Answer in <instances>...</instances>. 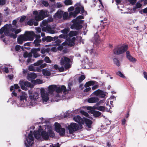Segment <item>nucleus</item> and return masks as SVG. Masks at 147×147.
<instances>
[{
  "label": "nucleus",
  "instance_id": "1",
  "mask_svg": "<svg viewBox=\"0 0 147 147\" xmlns=\"http://www.w3.org/2000/svg\"><path fill=\"white\" fill-rule=\"evenodd\" d=\"M38 131H34V134L35 138L39 140H47L49 136L53 137L54 136L51 127L49 126L43 125L39 126Z\"/></svg>",
  "mask_w": 147,
  "mask_h": 147
},
{
  "label": "nucleus",
  "instance_id": "2",
  "mask_svg": "<svg viewBox=\"0 0 147 147\" xmlns=\"http://www.w3.org/2000/svg\"><path fill=\"white\" fill-rule=\"evenodd\" d=\"M21 31L20 29L16 30L11 24H6L0 29V34L1 35L0 38H3L5 35L10 36L15 39L17 36L16 34L20 33Z\"/></svg>",
  "mask_w": 147,
  "mask_h": 147
},
{
  "label": "nucleus",
  "instance_id": "3",
  "mask_svg": "<svg viewBox=\"0 0 147 147\" xmlns=\"http://www.w3.org/2000/svg\"><path fill=\"white\" fill-rule=\"evenodd\" d=\"M69 31V29L68 28L61 30V32L63 34L59 35V37L63 38H67L65 42L66 44L69 46H72L74 44V41L76 40V38L75 37H72L76 35L77 32L75 31H71L68 34Z\"/></svg>",
  "mask_w": 147,
  "mask_h": 147
},
{
  "label": "nucleus",
  "instance_id": "4",
  "mask_svg": "<svg viewBox=\"0 0 147 147\" xmlns=\"http://www.w3.org/2000/svg\"><path fill=\"white\" fill-rule=\"evenodd\" d=\"M48 92L51 94H52L55 90L56 93L53 96L54 97H60L62 92H63L64 94H66L68 92V90H66V88L64 86H59L56 85H50L48 87Z\"/></svg>",
  "mask_w": 147,
  "mask_h": 147
},
{
  "label": "nucleus",
  "instance_id": "5",
  "mask_svg": "<svg viewBox=\"0 0 147 147\" xmlns=\"http://www.w3.org/2000/svg\"><path fill=\"white\" fill-rule=\"evenodd\" d=\"M76 5L78 6L75 8V10L72 11L74 9L73 6H71L68 9V11L69 12V15L70 17H75L77 14L80 13H83L84 11V7L80 5V3H77Z\"/></svg>",
  "mask_w": 147,
  "mask_h": 147
},
{
  "label": "nucleus",
  "instance_id": "6",
  "mask_svg": "<svg viewBox=\"0 0 147 147\" xmlns=\"http://www.w3.org/2000/svg\"><path fill=\"white\" fill-rule=\"evenodd\" d=\"M29 97L30 98L29 106H34L36 104L37 100L39 98L38 93L37 92H35L33 94H32L29 92Z\"/></svg>",
  "mask_w": 147,
  "mask_h": 147
},
{
  "label": "nucleus",
  "instance_id": "7",
  "mask_svg": "<svg viewBox=\"0 0 147 147\" xmlns=\"http://www.w3.org/2000/svg\"><path fill=\"white\" fill-rule=\"evenodd\" d=\"M47 13L46 11L43 10L40 11L39 13L37 11H34L33 13L35 20L37 21L43 20L45 17L47 16Z\"/></svg>",
  "mask_w": 147,
  "mask_h": 147
},
{
  "label": "nucleus",
  "instance_id": "8",
  "mask_svg": "<svg viewBox=\"0 0 147 147\" xmlns=\"http://www.w3.org/2000/svg\"><path fill=\"white\" fill-rule=\"evenodd\" d=\"M28 95L25 92H22V94L20 96V107H25L29 106V102H27L26 99Z\"/></svg>",
  "mask_w": 147,
  "mask_h": 147
},
{
  "label": "nucleus",
  "instance_id": "9",
  "mask_svg": "<svg viewBox=\"0 0 147 147\" xmlns=\"http://www.w3.org/2000/svg\"><path fill=\"white\" fill-rule=\"evenodd\" d=\"M83 19V17L82 16H80L75 19L73 20L72 21L73 24L71 26V27L72 28H75L76 29H79L81 28L82 27L80 24L82 22V20L80 19Z\"/></svg>",
  "mask_w": 147,
  "mask_h": 147
},
{
  "label": "nucleus",
  "instance_id": "10",
  "mask_svg": "<svg viewBox=\"0 0 147 147\" xmlns=\"http://www.w3.org/2000/svg\"><path fill=\"white\" fill-rule=\"evenodd\" d=\"M40 93L42 102L46 104L48 102L49 99V92H46L44 89L41 88L40 89Z\"/></svg>",
  "mask_w": 147,
  "mask_h": 147
},
{
  "label": "nucleus",
  "instance_id": "11",
  "mask_svg": "<svg viewBox=\"0 0 147 147\" xmlns=\"http://www.w3.org/2000/svg\"><path fill=\"white\" fill-rule=\"evenodd\" d=\"M32 131H30L28 136L26 137V139L24 142V144L26 147H29L32 145L34 143V138L33 136Z\"/></svg>",
  "mask_w": 147,
  "mask_h": 147
},
{
  "label": "nucleus",
  "instance_id": "12",
  "mask_svg": "<svg viewBox=\"0 0 147 147\" xmlns=\"http://www.w3.org/2000/svg\"><path fill=\"white\" fill-rule=\"evenodd\" d=\"M70 61V60L69 58L63 56L61 57L60 64L61 65H64L65 69H67L71 67V65L69 63Z\"/></svg>",
  "mask_w": 147,
  "mask_h": 147
},
{
  "label": "nucleus",
  "instance_id": "13",
  "mask_svg": "<svg viewBox=\"0 0 147 147\" xmlns=\"http://www.w3.org/2000/svg\"><path fill=\"white\" fill-rule=\"evenodd\" d=\"M69 133L72 134L74 132L76 131L79 128L78 124L76 123H71L67 127Z\"/></svg>",
  "mask_w": 147,
  "mask_h": 147
},
{
  "label": "nucleus",
  "instance_id": "14",
  "mask_svg": "<svg viewBox=\"0 0 147 147\" xmlns=\"http://www.w3.org/2000/svg\"><path fill=\"white\" fill-rule=\"evenodd\" d=\"M42 25L46 27H43L42 28V30L43 31L46 32L47 33H49L52 34L55 33V32L54 30H52L51 28L47 25V21L44 20L42 21Z\"/></svg>",
  "mask_w": 147,
  "mask_h": 147
},
{
  "label": "nucleus",
  "instance_id": "15",
  "mask_svg": "<svg viewBox=\"0 0 147 147\" xmlns=\"http://www.w3.org/2000/svg\"><path fill=\"white\" fill-rule=\"evenodd\" d=\"M127 45H123L119 47L116 48L114 51V53L117 55L122 53L127 50Z\"/></svg>",
  "mask_w": 147,
  "mask_h": 147
},
{
  "label": "nucleus",
  "instance_id": "16",
  "mask_svg": "<svg viewBox=\"0 0 147 147\" xmlns=\"http://www.w3.org/2000/svg\"><path fill=\"white\" fill-rule=\"evenodd\" d=\"M19 84L21 86V88L25 90H28L26 87H30L31 86V84L30 82L23 80H21L19 81Z\"/></svg>",
  "mask_w": 147,
  "mask_h": 147
},
{
  "label": "nucleus",
  "instance_id": "17",
  "mask_svg": "<svg viewBox=\"0 0 147 147\" xmlns=\"http://www.w3.org/2000/svg\"><path fill=\"white\" fill-rule=\"evenodd\" d=\"M27 41H32L34 39V37L35 36V34L32 31L26 32L24 34Z\"/></svg>",
  "mask_w": 147,
  "mask_h": 147
},
{
  "label": "nucleus",
  "instance_id": "18",
  "mask_svg": "<svg viewBox=\"0 0 147 147\" xmlns=\"http://www.w3.org/2000/svg\"><path fill=\"white\" fill-rule=\"evenodd\" d=\"M105 93L100 90L94 91L92 94V96H96L98 97L103 98L105 96Z\"/></svg>",
  "mask_w": 147,
  "mask_h": 147
},
{
  "label": "nucleus",
  "instance_id": "19",
  "mask_svg": "<svg viewBox=\"0 0 147 147\" xmlns=\"http://www.w3.org/2000/svg\"><path fill=\"white\" fill-rule=\"evenodd\" d=\"M26 39L24 34L21 35L17 38L18 42L20 44H22L24 42L27 41Z\"/></svg>",
  "mask_w": 147,
  "mask_h": 147
},
{
  "label": "nucleus",
  "instance_id": "20",
  "mask_svg": "<svg viewBox=\"0 0 147 147\" xmlns=\"http://www.w3.org/2000/svg\"><path fill=\"white\" fill-rule=\"evenodd\" d=\"M73 119L74 121L81 124H84V120L79 115L75 116L73 118Z\"/></svg>",
  "mask_w": 147,
  "mask_h": 147
},
{
  "label": "nucleus",
  "instance_id": "21",
  "mask_svg": "<svg viewBox=\"0 0 147 147\" xmlns=\"http://www.w3.org/2000/svg\"><path fill=\"white\" fill-rule=\"evenodd\" d=\"M34 65V64L29 66L28 67L29 70L30 71H37L38 72H40L41 71V70L38 67H36Z\"/></svg>",
  "mask_w": 147,
  "mask_h": 147
},
{
  "label": "nucleus",
  "instance_id": "22",
  "mask_svg": "<svg viewBox=\"0 0 147 147\" xmlns=\"http://www.w3.org/2000/svg\"><path fill=\"white\" fill-rule=\"evenodd\" d=\"M37 76V75L34 73H31L30 74H28L27 76V79L29 81H31L33 80L32 79H34L36 78Z\"/></svg>",
  "mask_w": 147,
  "mask_h": 147
},
{
  "label": "nucleus",
  "instance_id": "23",
  "mask_svg": "<svg viewBox=\"0 0 147 147\" xmlns=\"http://www.w3.org/2000/svg\"><path fill=\"white\" fill-rule=\"evenodd\" d=\"M94 109H95L98 110L102 112H104L106 111L108 112L109 111V110L107 109V108L106 109L105 107L104 106H97L93 107Z\"/></svg>",
  "mask_w": 147,
  "mask_h": 147
},
{
  "label": "nucleus",
  "instance_id": "24",
  "mask_svg": "<svg viewBox=\"0 0 147 147\" xmlns=\"http://www.w3.org/2000/svg\"><path fill=\"white\" fill-rule=\"evenodd\" d=\"M126 56L130 61L133 63H135L137 60L134 58L130 54L129 52L127 51L126 52Z\"/></svg>",
  "mask_w": 147,
  "mask_h": 147
},
{
  "label": "nucleus",
  "instance_id": "25",
  "mask_svg": "<svg viewBox=\"0 0 147 147\" xmlns=\"http://www.w3.org/2000/svg\"><path fill=\"white\" fill-rule=\"evenodd\" d=\"M40 50V48H38V49H33L31 50V52L33 54L34 57L36 58L40 56V55L37 53L38 51Z\"/></svg>",
  "mask_w": 147,
  "mask_h": 147
},
{
  "label": "nucleus",
  "instance_id": "26",
  "mask_svg": "<svg viewBox=\"0 0 147 147\" xmlns=\"http://www.w3.org/2000/svg\"><path fill=\"white\" fill-rule=\"evenodd\" d=\"M99 99L96 97H92L89 98L88 100V102L90 103H94L97 102Z\"/></svg>",
  "mask_w": 147,
  "mask_h": 147
},
{
  "label": "nucleus",
  "instance_id": "27",
  "mask_svg": "<svg viewBox=\"0 0 147 147\" xmlns=\"http://www.w3.org/2000/svg\"><path fill=\"white\" fill-rule=\"evenodd\" d=\"M27 24L30 26H32L34 24L35 26H36L38 24V22H35L34 19H31L28 21Z\"/></svg>",
  "mask_w": 147,
  "mask_h": 147
},
{
  "label": "nucleus",
  "instance_id": "28",
  "mask_svg": "<svg viewBox=\"0 0 147 147\" xmlns=\"http://www.w3.org/2000/svg\"><path fill=\"white\" fill-rule=\"evenodd\" d=\"M86 124L87 127L89 128H90L91 127V124L92 123V121L89 119H84Z\"/></svg>",
  "mask_w": 147,
  "mask_h": 147
},
{
  "label": "nucleus",
  "instance_id": "29",
  "mask_svg": "<svg viewBox=\"0 0 147 147\" xmlns=\"http://www.w3.org/2000/svg\"><path fill=\"white\" fill-rule=\"evenodd\" d=\"M63 11H59L54 15V17L56 18H60L62 16Z\"/></svg>",
  "mask_w": 147,
  "mask_h": 147
},
{
  "label": "nucleus",
  "instance_id": "30",
  "mask_svg": "<svg viewBox=\"0 0 147 147\" xmlns=\"http://www.w3.org/2000/svg\"><path fill=\"white\" fill-rule=\"evenodd\" d=\"M42 71L43 74L45 76H49L51 74L50 71L47 69H42Z\"/></svg>",
  "mask_w": 147,
  "mask_h": 147
},
{
  "label": "nucleus",
  "instance_id": "31",
  "mask_svg": "<svg viewBox=\"0 0 147 147\" xmlns=\"http://www.w3.org/2000/svg\"><path fill=\"white\" fill-rule=\"evenodd\" d=\"M32 82L34 84H40L43 83L42 80L39 79H37L36 80H32Z\"/></svg>",
  "mask_w": 147,
  "mask_h": 147
},
{
  "label": "nucleus",
  "instance_id": "32",
  "mask_svg": "<svg viewBox=\"0 0 147 147\" xmlns=\"http://www.w3.org/2000/svg\"><path fill=\"white\" fill-rule=\"evenodd\" d=\"M55 129L57 131H59V130L61 128L60 125L57 123H55Z\"/></svg>",
  "mask_w": 147,
  "mask_h": 147
},
{
  "label": "nucleus",
  "instance_id": "33",
  "mask_svg": "<svg viewBox=\"0 0 147 147\" xmlns=\"http://www.w3.org/2000/svg\"><path fill=\"white\" fill-rule=\"evenodd\" d=\"M95 82L93 81H90L87 82L84 85L85 87L90 86L91 85H94V84Z\"/></svg>",
  "mask_w": 147,
  "mask_h": 147
},
{
  "label": "nucleus",
  "instance_id": "34",
  "mask_svg": "<svg viewBox=\"0 0 147 147\" xmlns=\"http://www.w3.org/2000/svg\"><path fill=\"white\" fill-rule=\"evenodd\" d=\"M92 113L93 115L96 117H98L100 115L101 113L98 111H92Z\"/></svg>",
  "mask_w": 147,
  "mask_h": 147
},
{
  "label": "nucleus",
  "instance_id": "35",
  "mask_svg": "<svg viewBox=\"0 0 147 147\" xmlns=\"http://www.w3.org/2000/svg\"><path fill=\"white\" fill-rule=\"evenodd\" d=\"M41 41V40L40 39H36L34 41V43L35 44V46L36 47H38L40 46V44L39 43Z\"/></svg>",
  "mask_w": 147,
  "mask_h": 147
},
{
  "label": "nucleus",
  "instance_id": "36",
  "mask_svg": "<svg viewBox=\"0 0 147 147\" xmlns=\"http://www.w3.org/2000/svg\"><path fill=\"white\" fill-rule=\"evenodd\" d=\"M19 88L20 87L17 84H14L13 86H11L10 90L11 91L14 89H17Z\"/></svg>",
  "mask_w": 147,
  "mask_h": 147
},
{
  "label": "nucleus",
  "instance_id": "37",
  "mask_svg": "<svg viewBox=\"0 0 147 147\" xmlns=\"http://www.w3.org/2000/svg\"><path fill=\"white\" fill-rule=\"evenodd\" d=\"M44 62L43 60H39L34 63V65L36 66H40L41 64L42 63Z\"/></svg>",
  "mask_w": 147,
  "mask_h": 147
},
{
  "label": "nucleus",
  "instance_id": "38",
  "mask_svg": "<svg viewBox=\"0 0 147 147\" xmlns=\"http://www.w3.org/2000/svg\"><path fill=\"white\" fill-rule=\"evenodd\" d=\"M50 50V48L45 49L43 48L41 50V53L42 54H44L46 52L48 53Z\"/></svg>",
  "mask_w": 147,
  "mask_h": 147
},
{
  "label": "nucleus",
  "instance_id": "39",
  "mask_svg": "<svg viewBox=\"0 0 147 147\" xmlns=\"http://www.w3.org/2000/svg\"><path fill=\"white\" fill-rule=\"evenodd\" d=\"M59 133L61 136H63L65 133V129L64 128H61L59 130V131H57Z\"/></svg>",
  "mask_w": 147,
  "mask_h": 147
},
{
  "label": "nucleus",
  "instance_id": "40",
  "mask_svg": "<svg viewBox=\"0 0 147 147\" xmlns=\"http://www.w3.org/2000/svg\"><path fill=\"white\" fill-rule=\"evenodd\" d=\"M142 4L140 2H137L136 4V6L134 8V9L135 10L136 8H139L141 7Z\"/></svg>",
  "mask_w": 147,
  "mask_h": 147
},
{
  "label": "nucleus",
  "instance_id": "41",
  "mask_svg": "<svg viewBox=\"0 0 147 147\" xmlns=\"http://www.w3.org/2000/svg\"><path fill=\"white\" fill-rule=\"evenodd\" d=\"M64 3L66 5H69L72 4L71 0H65Z\"/></svg>",
  "mask_w": 147,
  "mask_h": 147
},
{
  "label": "nucleus",
  "instance_id": "42",
  "mask_svg": "<svg viewBox=\"0 0 147 147\" xmlns=\"http://www.w3.org/2000/svg\"><path fill=\"white\" fill-rule=\"evenodd\" d=\"M113 61L114 63L117 66H119L120 65V63L119 61L116 58L113 59Z\"/></svg>",
  "mask_w": 147,
  "mask_h": 147
},
{
  "label": "nucleus",
  "instance_id": "43",
  "mask_svg": "<svg viewBox=\"0 0 147 147\" xmlns=\"http://www.w3.org/2000/svg\"><path fill=\"white\" fill-rule=\"evenodd\" d=\"M31 56V54L28 52H25L24 54V56L25 57H30Z\"/></svg>",
  "mask_w": 147,
  "mask_h": 147
},
{
  "label": "nucleus",
  "instance_id": "44",
  "mask_svg": "<svg viewBox=\"0 0 147 147\" xmlns=\"http://www.w3.org/2000/svg\"><path fill=\"white\" fill-rule=\"evenodd\" d=\"M62 16H63V19H66L68 18V13L67 12H65L64 13H63V14Z\"/></svg>",
  "mask_w": 147,
  "mask_h": 147
},
{
  "label": "nucleus",
  "instance_id": "45",
  "mask_svg": "<svg viewBox=\"0 0 147 147\" xmlns=\"http://www.w3.org/2000/svg\"><path fill=\"white\" fill-rule=\"evenodd\" d=\"M85 76L84 75H82L79 78V82H81L85 78Z\"/></svg>",
  "mask_w": 147,
  "mask_h": 147
},
{
  "label": "nucleus",
  "instance_id": "46",
  "mask_svg": "<svg viewBox=\"0 0 147 147\" xmlns=\"http://www.w3.org/2000/svg\"><path fill=\"white\" fill-rule=\"evenodd\" d=\"M117 74L121 77L123 78H125V76H124L123 74L120 71H119L117 72Z\"/></svg>",
  "mask_w": 147,
  "mask_h": 147
},
{
  "label": "nucleus",
  "instance_id": "47",
  "mask_svg": "<svg viewBox=\"0 0 147 147\" xmlns=\"http://www.w3.org/2000/svg\"><path fill=\"white\" fill-rule=\"evenodd\" d=\"M80 113L84 115L85 116L88 117V118H90V117L89 116L88 114L87 113H86L83 111H81Z\"/></svg>",
  "mask_w": 147,
  "mask_h": 147
},
{
  "label": "nucleus",
  "instance_id": "48",
  "mask_svg": "<svg viewBox=\"0 0 147 147\" xmlns=\"http://www.w3.org/2000/svg\"><path fill=\"white\" fill-rule=\"evenodd\" d=\"M45 61L47 63H51V61L50 59L48 57H46L45 58Z\"/></svg>",
  "mask_w": 147,
  "mask_h": 147
},
{
  "label": "nucleus",
  "instance_id": "49",
  "mask_svg": "<svg viewBox=\"0 0 147 147\" xmlns=\"http://www.w3.org/2000/svg\"><path fill=\"white\" fill-rule=\"evenodd\" d=\"M105 100H100L98 102H97L96 104V106H98L100 104L103 103L105 102Z\"/></svg>",
  "mask_w": 147,
  "mask_h": 147
},
{
  "label": "nucleus",
  "instance_id": "50",
  "mask_svg": "<svg viewBox=\"0 0 147 147\" xmlns=\"http://www.w3.org/2000/svg\"><path fill=\"white\" fill-rule=\"evenodd\" d=\"M47 41L48 42L51 41L52 40H53V39L52 37L51 36H48L47 37Z\"/></svg>",
  "mask_w": 147,
  "mask_h": 147
},
{
  "label": "nucleus",
  "instance_id": "51",
  "mask_svg": "<svg viewBox=\"0 0 147 147\" xmlns=\"http://www.w3.org/2000/svg\"><path fill=\"white\" fill-rule=\"evenodd\" d=\"M47 64L45 63H42L40 65V68H43L46 67Z\"/></svg>",
  "mask_w": 147,
  "mask_h": 147
},
{
  "label": "nucleus",
  "instance_id": "52",
  "mask_svg": "<svg viewBox=\"0 0 147 147\" xmlns=\"http://www.w3.org/2000/svg\"><path fill=\"white\" fill-rule=\"evenodd\" d=\"M6 0H0V5H3L5 3Z\"/></svg>",
  "mask_w": 147,
  "mask_h": 147
},
{
  "label": "nucleus",
  "instance_id": "53",
  "mask_svg": "<svg viewBox=\"0 0 147 147\" xmlns=\"http://www.w3.org/2000/svg\"><path fill=\"white\" fill-rule=\"evenodd\" d=\"M42 3L46 7L48 6L49 5L48 3L45 1H42Z\"/></svg>",
  "mask_w": 147,
  "mask_h": 147
},
{
  "label": "nucleus",
  "instance_id": "54",
  "mask_svg": "<svg viewBox=\"0 0 147 147\" xmlns=\"http://www.w3.org/2000/svg\"><path fill=\"white\" fill-rule=\"evenodd\" d=\"M58 66L57 65H55L53 67V68L51 69V71H53V70H52L53 69H58Z\"/></svg>",
  "mask_w": 147,
  "mask_h": 147
},
{
  "label": "nucleus",
  "instance_id": "55",
  "mask_svg": "<svg viewBox=\"0 0 147 147\" xmlns=\"http://www.w3.org/2000/svg\"><path fill=\"white\" fill-rule=\"evenodd\" d=\"M36 30L38 33H39L41 32V29L39 27H36L35 28Z\"/></svg>",
  "mask_w": 147,
  "mask_h": 147
},
{
  "label": "nucleus",
  "instance_id": "56",
  "mask_svg": "<svg viewBox=\"0 0 147 147\" xmlns=\"http://www.w3.org/2000/svg\"><path fill=\"white\" fill-rule=\"evenodd\" d=\"M21 48V46L19 45H17L15 47V50L16 51H19Z\"/></svg>",
  "mask_w": 147,
  "mask_h": 147
},
{
  "label": "nucleus",
  "instance_id": "57",
  "mask_svg": "<svg viewBox=\"0 0 147 147\" xmlns=\"http://www.w3.org/2000/svg\"><path fill=\"white\" fill-rule=\"evenodd\" d=\"M60 145L58 143L54 144V145H52L50 146V147H59Z\"/></svg>",
  "mask_w": 147,
  "mask_h": 147
},
{
  "label": "nucleus",
  "instance_id": "58",
  "mask_svg": "<svg viewBox=\"0 0 147 147\" xmlns=\"http://www.w3.org/2000/svg\"><path fill=\"white\" fill-rule=\"evenodd\" d=\"M26 17L25 16H22L21 17L20 20V22H23L24 20L25 19Z\"/></svg>",
  "mask_w": 147,
  "mask_h": 147
},
{
  "label": "nucleus",
  "instance_id": "59",
  "mask_svg": "<svg viewBox=\"0 0 147 147\" xmlns=\"http://www.w3.org/2000/svg\"><path fill=\"white\" fill-rule=\"evenodd\" d=\"M16 21L15 20H14L12 22L13 25V27H17V26L16 25Z\"/></svg>",
  "mask_w": 147,
  "mask_h": 147
},
{
  "label": "nucleus",
  "instance_id": "60",
  "mask_svg": "<svg viewBox=\"0 0 147 147\" xmlns=\"http://www.w3.org/2000/svg\"><path fill=\"white\" fill-rule=\"evenodd\" d=\"M50 49L51 51L53 52H56L57 50V49L55 47H53L51 49L50 48Z\"/></svg>",
  "mask_w": 147,
  "mask_h": 147
},
{
  "label": "nucleus",
  "instance_id": "61",
  "mask_svg": "<svg viewBox=\"0 0 147 147\" xmlns=\"http://www.w3.org/2000/svg\"><path fill=\"white\" fill-rule=\"evenodd\" d=\"M90 90L91 88L90 87H88L84 89V92H87L90 91Z\"/></svg>",
  "mask_w": 147,
  "mask_h": 147
},
{
  "label": "nucleus",
  "instance_id": "62",
  "mask_svg": "<svg viewBox=\"0 0 147 147\" xmlns=\"http://www.w3.org/2000/svg\"><path fill=\"white\" fill-rule=\"evenodd\" d=\"M58 69L59 71L60 72L63 71L64 70V68L63 67L59 68Z\"/></svg>",
  "mask_w": 147,
  "mask_h": 147
},
{
  "label": "nucleus",
  "instance_id": "63",
  "mask_svg": "<svg viewBox=\"0 0 147 147\" xmlns=\"http://www.w3.org/2000/svg\"><path fill=\"white\" fill-rule=\"evenodd\" d=\"M143 74H144V78L147 80V73H146V72L144 71L143 72Z\"/></svg>",
  "mask_w": 147,
  "mask_h": 147
},
{
  "label": "nucleus",
  "instance_id": "64",
  "mask_svg": "<svg viewBox=\"0 0 147 147\" xmlns=\"http://www.w3.org/2000/svg\"><path fill=\"white\" fill-rule=\"evenodd\" d=\"M56 6L57 8H60L62 6V5L60 3H58L56 5Z\"/></svg>",
  "mask_w": 147,
  "mask_h": 147
}]
</instances>
